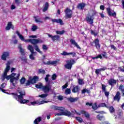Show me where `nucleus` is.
Here are the masks:
<instances>
[{
	"label": "nucleus",
	"instance_id": "c03bdc74",
	"mask_svg": "<svg viewBox=\"0 0 124 124\" xmlns=\"http://www.w3.org/2000/svg\"><path fill=\"white\" fill-rule=\"evenodd\" d=\"M76 120L78 121V123H82L83 119L79 117H76Z\"/></svg>",
	"mask_w": 124,
	"mask_h": 124
},
{
	"label": "nucleus",
	"instance_id": "bb28decb",
	"mask_svg": "<svg viewBox=\"0 0 124 124\" xmlns=\"http://www.w3.org/2000/svg\"><path fill=\"white\" fill-rule=\"evenodd\" d=\"M34 18L35 19V22L36 23H41V24H43V21L41 20V19L39 18V16H34Z\"/></svg>",
	"mask_w": 124,
	"mask_h": 124
},
{
	"label": "nucleus",
	"instance_id": "338daca9",
	"mask_svg": "<svg viewBox=\"0 0 124 124\" xmlns=\"http://www.w3.org/2000/svg\"><path fill=\"white\" fill-rule=\"evenodd\" d=\"M91 34H93L94 36H96V35H97V33L93 31H91Z\"/></svg>",
	"mask_w": 124,
	"mask_h": 124
},
{
	"label": "nucleus",
	"instance_id": "c9c22d12",
	"mask_svg": "<svg viewBox=\"0 0 124 124\" xmlns=\"http://www.w3.org/2000/svg\"><path fill=\"white\" fill-rule=\"evenodd\" d=\"M19 52L22 55V56H25L26 55V53H25V49H23L22 47H19Z\"/></svg>",
	"mask_w": 124,
	"mask_h": 124
},
{
	"label": "nucleus",
	"instance_id": "6e6d98bb",
	"mask_svg": "<svg viewBox=\"0 0 124 124\" xmlns=\"http://www.w3.org/2000/svg\"><path fill=\"white\" fill-rule=\"evenodd\" d=\"M92 108L93 110H96V109H97V108H98V107H97V104H96V103H94V106H92Z\"/></svg>",
	"mask_w": 124,
	"mask_h": 124
},
{
	"label": "nucleus",
	"instance_id": "a19ab883",
	"mask_svg": "<svg viewBox=\"0 0 124 124\" xmlns=\"http://www.w3.org/2000/svg\"><path fill=\"white\" fill-rule=\"evenodd\" d=\"M94 42L95 44L96 47H100V45H99V41L98 40V39H96V40H95Z\"/></svg>",
	"mask_w": 124,
	"mask_h": 124
},
{
	"label": "nucleus",
	"instance_id": "20e7f679",
	"mask_svg": "<svg viewBox=\"0 0 124 124\" xmlns=\"http://www.w3.org/2000/svg\"><path fill=\"white\" fill-rule=\"evenodd\" d=\"M64 12L65 14V18L66 19H69V18H71L72 17V11L69 8H66L64 10Z\"/></svg>",
	"mask_w": 124,
	"mask_h": 124
},
{
	"label": "nucleus",
	"instance_id": "423d86ee",
	"mask_svg": "<svg viewBox=\"0 0 124 124\" xmlns=\"http://www.w3.org/2000/svg\"><path fill=\"white\" fill-rule=\"evenodd\" d=\"M122 98V96L121 94V92L120 91H117L115 96L113 97L114 101H116V102H120L121 101V99Z\"/></svg>",
	"mask_w": 124,
	"mask_h": 124
},
{
	"label": "nucleus",
	"instance_id": "6e6552de",
	"mask_svg": "<svg viewBox=\"0 0 124 124\" xmlns=\"http://www.w3.org/2000/svg\"><path fill=\"white\" fill-rule=\"evenodd\" d=\"M47 35L48 37L51 38L52 41H58L60 40V36H59L58 35H55L54 36H53L52 35L47 33Z\"/></svg>",
	"mask_w": 124,
	"mask_h": 124
},
{
	"label": "nucleus",
	"instance_id": "f704fd0d",
	"mask_svg": "<svg viewBox=\"0 0 124 124\" xmlns=\"http://www.w3.org/2000/svg\"><path fill=\"white\" fill-rule=\"evenodd\" d=\"M78 99H79L78 97H76V98L70 97L69 98V101H70V102H75L77 101Z\"/></svg>",
	"mask_w": 124,
	"mask_h": 124
},
{
	"label": "nucleus",
	"instance_id": "9b49d317",
	"mask_svg": "<svg viewBox=\"0 0 124 124\" xmlns=\"http://www.w3.org/2000/svg\"><path fill=\"white\" fill-rule=\"evenodd\" d=\"M61 55H62V56L71 55V56H72V57H73V58H74V57L76 56V53H75L74 52L68 53V52H66L65 51H63V52L62 53H61Z\"/></svg>",
	"mask_w": 124,
	"mask_h": 124
},
{
	"label": "nucleus",
	"instance_id": "6ab92c4d",
	"mask_svg": "<svg viewBox=\"0 0 124 124\" xmlns=\"http://www.w3.org/2000/svg\"><path fill=\"white\" fill-rule=\"evenodd\" d=\"M107 10L109 16H113V17H115V16H116L117 14L116 13V12H114L113 13H112V12H111V9H110V8H108L107 9Z\"/></svg>",
	"mask_w": 124,
	"mask_h": 124
},
{
	"label": "nucleus",
	"instance_id": "58836bf2",
	"mask_svg": "<svg viewBox=\"0 0 124 124\" xmlns=\"http://www.w3.org/2000/svg\"><path fill=\"white\" fill-rule=\"evenodd\" d=\"M95 59L96 60H97V59H100L101 60H102V55L101 54H99V55H98L96 57H92V59L93 60H95Z\"/></svg>",
	"mask_w": 124,
	"mask_h": 124
},
{
	"label": "nucleus",
	"instance_id": "39448f33",
	"mask_svg": "<svg viewBox=\"0 0 124 124\" xmlns=\"http://www.w3.org/2000/svg\"><path fill=\"white\" fill-rule=\"evenodd\" d=\"M52 90V87H51V85H50V83L46 85L45 86H43L42 91L44 92L45 93H48L50 91Z\"/></svg>",
	"mask_w": 124,
	"mask_h": 124
},
{
	"label": "nucleus",
	"instance_id": "79ce46f5",
	"mask_svg": "<svg viewBox=\"0 0 124 124\" xmlns=\"http://www.w3.org/2000/svg\"><path fill=\"white\" fill-rule=\"evenodd\" d=\"M65 94H70L71 93V90H70V89L67 88L66 89L65 91Z\"/></svg>",
	"mask_w": 124,
	"mask_h": 124
},
{
	"label": "nucleus",
	"instance_id": "e433bc0d",
	"mask_svg": "<svg viewBox=\"0 0 124 124\" xmlns=\"http://www.w3.org/2000/svg\"><path fill=\"white\" fill-rule=\"evenodd\" d=\"M70 42L72 44H73L74 46H76V47H79V46L78 45V44L75 42V40L73 39H71Z\"/></svg>",
	"mask_w": 124,
	"mask_h": 124
},
{
	"label": "nucleus",
	"instance_id": "b1692460",
	"mask_svg": "<svg viewBox=\"0 0 124 124\" xmlns=\"http://www.w3.org/2000/svg\"><path fill=\"white\" fill-rule=\"evenodd\" d=\"M80 113L82 115H84L85 117H86L87 119H89L90 118V114L87 111L82 110L80 111Z\"/></svg>",
	"mask_w": 124,
	"mask_h": 124
},
{
	"label": "nucleus",
	"instance_id": "7ed1b4c3",
	"mask_svg": "<svg viewBox=\"0 0 124 124\" xmlns=\"http://www.w3.org/2000/svg\"><path fill=\"white\" fill-rule=\"evenodd\" d=\"M28 50H30L31 53V54L29 56L30 60H31L32 61H34V60H35V58L34 57V56H36V52H34V49L33 48V47H28Z\"/></svg>",
	"mask_w": 124,
	"mask_h": 124
},
{
	"label": "nucleus",
	"instance_id": "f257e3e1",
	"mask_svg": "<svg viewBox=\"0 0 124 124\" xmlns=\"http://www.w3.org/2000/svg\"><path fill=\"white\" fill-rule=\"evenodd\" d=\"M50 108L51 109H52V110H55V111H62L60 113H57V116H66V117L73 116V115H72V113L70 111L65 110V108L62 107L52 105L50 107Z\"/></svg>",
	"mask_w": 124,
	"mask_h": 124
},
{
	"label": "nucleus",
	"instance_id": "f3484780",
	"mask_svg": "<svg viewBox=\"0 0 124 124\" xmlns=\"http://www.w3.org/2000/svg\"><path fill=\"white\" fill-rule=\"evenodd\" d=\"M52 23H57V24H60V25H63V22L62 19H51Z\"/></svg>",
	"mask_w": 124,
	"mask_h": 124
},
{
	"label": "nucleus",
	"instance_id": "1a4fd4ad",
	"mask_svg": "<svg viewBox=\"0 0 124 124\" xmlns=\"http://www.w3.org/2000/svg\"><path fill=\"white\" fill-rule=\"evenodd\" d=\"M108 83L111 87H114V86L117 84V80L111 78L108 80Z\"/></svg>",
	"mask_w": 124,
	"mask_h": 124
},
{
	"label": "nucleus",
	"instance_id": "052dcab7",
	"mask_svg": "<svg viewBox=\"0 0 124 124\" xmlns=\"http://www.w3.org/2000/svg\"><path fill=\"white\" fill-rule=\"evenodd\" d=\"M105 93V96H106L107 97H108V96H109V94L110 93L109 92H107V91H104Z\"/></svg>",
	"mask_w": 124,
	"mask_h": 124
},
{
	"label": "nucleus",
	"instance_id": "72a5a7b5",
	"mask_svg": "<svg viewBox=\"0 0 124 124\" xmlns=\"http://www.w3.org/2000/svg\"><path fill=\"white\" fill-rule=\"evenodd\" d=\"M10 62H8L7 63V66H6V67L4 70V71L5 72H8L9 71V70H10Z\"/></svg>",
	"mask_w": 124,
	"mask_h": 124
},
{
	"label": "nucleus",
	"instance_id": "7c9ffc66",
	"mask_svg": "<svg viewBox=\"0 0 124 124\" xmlns=\"http://www.w3.org/2000/svg\"><path fill=\"white\" fill-rule=\"evenodd\" d=\"M42 121L41 117L39 116L38 118H36L33 122L34 124H39L38 123H40Z\"/></svg>",
	"mask_w": 124,
	"mask_h": 124
},
{
	"label": "nucleus",
	"instance_id": "de8ad7c7",
	"mask_svg": "<svg viewBox=\"0 0 124 124\" xmlns=\"http://www.w3.org/2000/svg\"><path fill=\"white\" fill-rule=\"evenodd\" d=\"M56 32L57 33V34H63L64 33V32H65V31H64V30H63L62 31H56Z\"/></svg>",
	"mask_w": 124,
	"mask_h": 124
},
{
	"label": "nucleus",
	"instance_id": "5fc2aeb1",
	"mask_svg": "<svg viewBox=\"0 0 124 124\" xmlns=\"http://www.w3.org/2000/svg\"><path fill=\"white\" fill-rule=\"evenodd\" d=\"M36 30H37V26L35 25L32 26L31 28L32 31H35Z\"/></svg>",
	"mask_w": 124,
	"mask_h": 124
},
{
	"label": "nucleus",
	"instance_id": "49530a36",
	"mask_svg": "<svg viewBox=\"0 0 124 124\" xmlns=\"http://www.w3.org/2000/svg\"><path fill=\"white\" fill-rule=\"evenodd\" d=\"M48 96V94H42L41 95H39V97H41V98H44L45 97H47Z\"/></svg>",
	"mask_w": 124,
	"mask_h": 124
},
{
	"label": "nucleus",
	"instance_id": "4be33fe9",
	"mask_svg": "<svg viewBox=\"0 0 124 124\" xmlns=\"http://www.w3.org/2000/svg\"><path fill=\"white\" fill-rule=\"evenodd\" d=\"M79 91H80V88H79L78 86H74L72 90V92L74 93H79Z\"/></svg>",
	"mask_w": 124,
	"mask_h": 124
},
{
	"label": "nucleus",
	"instance_id": "69168bd1",
	"mask_svg": "<svg viewBox=\"0 0 124 124\" xmlns=\"http://www.w3.org/2000/svg\"><path fill=\"white\" fill-rule=\"evenodd\" d=\"M67 87H68V84H67V83H66L62 86V89H66Z\"/></svg>",
	"mask_w": 124,
	"mask_h": 124
},
{
	"label": "nucleus",
	"instance_id": "8fccbe9b",
	"mask_svg": "<svg viewBox=\"0 0 124 124\" xmlns=\"http://www.w3.org/2000/svg\"><path fill=\"white\" fill-rule=\"evenodd\" d=\"M78 85H83V84H84V80H83L82 79H78Z\"/></svg>",
	"mask_w": 124,
	"mask_h": 124
},
{
	"label": "nucleus",
	"instance_id": "f03ea898",
	"mask_svg": "<svg viewBox=\"0 0 124 124\" xmlns=\"http://www.w3.org/2000/svg\"><path fill=\"white\" fill-rule=\"evenodd\" d=\"M66 63H67L64 65L65 68H66L67 69H71L72 65L75 64V63H76V62L74 59H71L67 60Z\"/></svg>",
	"mask_w": 124,
	"mask_h": 124
},
{
	"label": "nucleus",
	"instance_id": "aec40b11",
	"mask_svg": "<svg viewBox=\"0 0 124 124\" xmlns=\"http://www.w3.org/2000/svg\"><path fill=\"white\" fill-rule=\"evenodd\" d=\"M12 29L13 30L14 29V26L12 25V22H9L7 24V26L5 28L6 31H9L10 29Z\"/></svg>",
	"mask_w": 124,
	"mask_h": 124
},
{
	"label": "nucleus",
	"instance_id": "4468645a",
	"mask_svg": "<svg viewBox=\"0 0 124 124\" xmlns=\"http://www.w3.org/2000/svg\"><path fill=\"white\" fill-rule=\"evenodd\" d=\"M29 80H31L32 84H35V83L39 80V78L36 76H34L33 78H32L31 77H29Z\"/></svg>",
	"mask_w": 124,
	"mask_h": 124
},
{
	"label": "nucleus",
	"instance_id": "ea45409f",
	"mask_svg": "<svg viewBox=\"0 0 124 124\" xmlns=\"http://www.w3.org/2000/svg\"><path fill=\"white\" fill-rule=\"evenodd\" d=\"M35 87L37 89H42V90L43 88V85L42 84V83H40V84H36Z\"/></svg>",
	"mask_w": 124,
	"mask_h": 124
},
{
	"label": "nucleus",
	"instance_id": "412c9836",
	"mask_svg": "<svg viewBox=\"0 0 124 124\" xmlns=\"http://www.w3.org/2000/svg\"><path fill=\"white\" fill-rule=\"evenodd\" d=\"M31 105H33V106L35 105V104H39V105H40V104H44V103H47V101H44V100L41 102L34 101V102H31Z\"/></svg>",
	"mask_w": 124,
	"mask_h": 124
},
{
	"label": "nucleus",
	"instance_id": "bf43d9fd",
	"mask_svg": "<svg viewBox=\"0 0 124 124\" xmlns=\"http://www.w3.org/2000/svg\"><path fill=\"white\" fill-rule=\"evenodd\" d=\"M49 77H50V75H46L45 78L46 82H48L49 81Z\"/></svg>",
	"mask_w": 124,
	"mask_h": 124
},
{
	"label": "nucleus",
	"instance_id": "603ef678",
	"mask_svg": "<svg viewBox=\"0 0 124 124\" xmlns=\"http://www.w3.org/2000/svg\"><path fill=\"white\" fill-rule=\"evenodd\" d=\"M102 92L106 91V86L104 84H102Z\"/></svg>",
	"mask_w": 124,
	"mask_h": 124
},
{
	"label": "nucleus",
	"instance_id": "3c124183",
	"mask_svg": "<svg viewBox=\"0 0 124 124\" xmlns=\"http://www.w3.org/2000/svg\"><path fill=\"white\" fill-rule=\"evenodd\" d=\"M38 72L39 74H40L41 73L42 74H45V70H43L42 69H40L38 70Z\"/></svg>",
	"mask_w": 124,
	"mask_h": 124
},
{
	"label": "nucleus",
	"instance_id": "c756f323",
	"mask_svg": "<svg viewBox=\"0 0 124 124\" xmlns=\"http://www.w3.org/2000/svg\"><path fill=\"white\" fill-rule=\"evenodd\" d=\"M85 6H86V4H85L84 3H81L78 4V8L80 10H82V9H84Z\"/></svg>",
	"mask_w": 124,
	"mask_h": 124
},
{
	"label": "nucleus",
	"instance_id": "0e129e2a",
	"mask_svg": "<svg viewBox=\"0 0 124 124\" xmlns=\"http://www.w3.org/2000/svg\"><path fill=\"white\" fill-rule=\"evenodd\" d=\"M118 116H119V117H122V116L124 115V112H123V110H121L119 112H118Z\"/></svg>",
	"mask_w": 124,
	"mask_h": 124
},
{
	"label": "nucleus",
	"instance_id": "5701e85b",
	"mask_svg": "<svg viewBox=\"0 0 124 124\" xmlns=\"http://www.w3.org/2000/svg\"><path fill=\"white\" fill-rule=\"evenodd\" d=\"M11 94L13 95V97L15 98L16 100H17V101H19L20 100V98H19V95H18V93H11Z\"/></svg>",
	"mask_w": 124,
	"mask_h": 124
},
{
	"label": "nucleus",
	"instance_id": "4c0bfd02",
	"mask_svg": "<svg viewBox=\"0 0 124 124\" xmlns=\"http://www.w3.org/2000/svg\"><path fill=\"white\" fill-rule=\"evenodd\" d=\"M95 14H96V12H95V11L92 10L89 13V16L93 17Z\"/></svg>",
	"mask_w": 124,
	"mask_h": 124
},
{
	"label": "nucleus",
	"instance_id": "a211bd4d",
	"mask_svg": "<svg viewBox=\"0 0 124 124\" xmlns=\"http://www.w3.org/2000/svg\"><path fill=\"white\" fill-rule=\"evenodd\" d=\"M96 119L101 122H104L105 121V116L103 115L98 114L96 116Z\"/></svg>",
	"mask_w": 124,
	"mask_h": 124
},
{
	"label": "nucleus",
	"instance_id": "680f3d73",
	"mask_svg": "<svg viewBox=\"0 0 124 124\" xmlns=\"http://www.w3.org/2000/svg\"><path fill=\"white\" fill-rule=\"evenodd\" d=\"M56 78H57V75L56 74H53L52 76V80H56Z\"/></svg>",
	"mask_w": 124,
	"mask_h": 124
},
{
	"label": "nucleus",
	"instance_id": "473e14b6",
	"mask_svg": "<svg viewBox=\"0 0 124 124\" xmlns=\"http://www.w3.org/2000/svg\"><path fill=\"white\" fill-rule=\"evenodd\" d=\"M48 8H49V3L48 2H46L45 6L43 9V12H46V11L48 10Z\"/></svg>",
	"mask_w": 124,
	"mask_h": 124
},
{
	"label": "nucleus",
	"instance_id": "c85d7f7f",
	"mask_svg": "<svg viewBox=\"0 0 124 124\" xmlns=\"http://www.w3.org/2000/svg\"><path fill=\"white\" fill-rule=\"evenodd\" d=\"M58 62L57 61H47L46 62H44V64H47L48 65H54V64H57Z\"/></svg>",
	"mask_w": 124,
	"mask_h": 124
},
{
	"label": "nucleus",
	"instance_id": "37998d69",
	"mask_svg": "<svg viewBox=\"0 0 124 124\" xmlns=\"http://www.w3.org/2000/svg\"><path fill=\"white\" fill-rule=\"evenodd\" d=\"M25 82H26V78L24 77L22 78L20 80V84H21V85H24V84H25Z\"/></svg>",
	"mask_w": 124,
	"mask_h": 124
},
{
	"label": "nucleus",
	"instance_id": "ddd939ff",
	"mask_svg": "<svg viewBox=\"0 0 124 124\" xmlns=\"http://www.w3.org/2000/svg\"><path fill=\"white\" fill-rule=\"evenodd\" d=\"M38 43H42V41L37 39H31V44H33V45H36V44H38Z\"/></svg>",
	"mask_w": 124,
	"mask_h": 124
},
{
	"label": "nucleus",
	"instance_id": "864d4df0",
	"mask_svg": "<svg viewBox=\"0 0 124 124\" xmlns=\"http://www.w3.org/2000/svg\"><path fill=\"white\" fill-rule=\"evenodd\" d=\"M5 79H6V80H9V76H7V77H5L4 76H3L2 78V81H4L5 80Z\"/></svg>",
	"mask_w": 124,
	"mask_h": 124
},
{
	"label": "nucleus",
	"instance_id": "774afa93",
	"mask_svg": "<svg viewBox=\"0 0 124 124\" xmlns=\"http://www.w3.org/2000/svg\"><path fill=\"white\" fill-rule=\"evenodd\" d=\"M31 39H27V40L24 39V40H23V41H24V42H26V43H28L29 42H30L31 43Z\"/></svg>",
	"mask_w": 124,
	"mask_h": 124
},
{
	"label": "nucleus",
	"instance_id": "2f4dec72",
	"mask_svg": "<svg viewBox=\"0 0 124 124\" xmlns=\"http://www.w3.org/2000/svg\"><path fill=\"white\" fill-rule=\"evenodd\" d=\"M16 34H17L18 36H19V38H20V39H21L22 41H24V40H25V38L24 37L23 35L20 34V32H19V31H16Z\"/></svg>",
	"mask_w": 124,
	"mask_h": 124
},
{
	"label": "nucleus",
	"instance_id": "13d9d810",
	"mask_svg": "<svg viewBox=\"0 0 124 124\" xmlns=\"http://www.w3.org/2000/svg\"><path fill=\"white\" fill-rule=\"evenodd\" d=\"M101 55L102 57H104L105 59H107L108 58L107 57V53H106V52H103Z\"/></svg>",
	"mask_w": 124,
	"mask_h": 124
},
{
	"label": "nucleus",
	"instance_id": "a878e982",
	"mask_svg": "<svg viewBox=\"0 0 124 124\" xmlns=\"http://www.w3.org/2000/svg\"><path fill=\"white\" fill-rule=\"evenodd\" d=\"M18 101L21 104H25V103H29L30 102V100L24 98L19 99V101Z\"/></svg>",
	"mask_w": 124,
	"mask_h": 124
},
{
	"label": "nucleus",
	"instance_id": "393cba45",
	"mask_svg": "<svg viewBox=\"0 0 124 124\" xmlns=\"http://www.w3.org/2000/svg\"><path fill=\"white\" fill-rule=\"evenodd\" d=\"M107 108V109H108L110 114H113V113H115V111H116V110L114 108V107L113 106H110V107L108 106Z\"/></svg>",
	"mask_w": 124,
	"mask_h": 124
},
{
	"label": "nucleus",
	"instance_id": "f8f14e48",
	"mask_svg": "<svg viewBox=\"0 0 124 124\" xmlns=\"http://www.w3.org/2000/svg\"><path fill=\"white\" fill-rule=\"evenodd\" d=\"M107 69V67H103V68H101L100 69H97L95 71V73L96 75H99V74H101V71H105Z\"/></svg>",
	"mask_w": 124,
	"mask_h": 124
},
{
	"label": "nucleus",
	"instance_id": "dca6fc26",
	"mask_svg": "<svg viewBox=\"0 0 124 124\" xmlns=\"http://www.w3.org/2000/svg\"><path fill=\"white\" fill-rule=\"evenodd\" d=\"M86 20L91 25L93 24V17L92 16H88L86 17Z\"/></svg>",
	"mask_w": 124,
	"mask_h": 124
},
{
	"label": "nucleus",
	"instance_id": "a18cd8bd",
	"mask_svg": "<svg viewBox=\"0 0 124 124\" xmlns=\"http://www.w3.org/2000/svg\"><path fill=\"white\" fill-rule=\"evenodd\" d=\"M99 107H105L106 108H107V107H108V106L106 105V104H105V103H102L99 104Z\"/></svg>",
	"mask_w": 124,
	"mask_h": 124
},
{
	"label": "nucleus",
	"instance_id": "cd10ccee",
	"mask_svg": "<svg viewBox=\"0 0 124 124\" xmlns=\"http://www.w3.org/2000/svg\"><path fill=\"white\" fill-rule=\"evenodd\" d=\"M119 90L122 93V96H124V86L123 84H120L119 87Z\"/></svg>",
	"mask_w": 124,
	"mask_h": 124
},
{
	"label": "nucleus",
	"instance_id": "2eb2a0df",
	"mask_svg": "<svg viewBox=\"0 0 124 124\" xmlns=\"http://www.w3.org/2000/svg\"><path fill=\"white\" fill-rule=\"evenodd\" d=\"M9 57V52H4L1 56V59L3 61H6V58Z\"/></svg>",
	"mask_w": 124,
	"mask_h": 124
},
{
	"label": "nucleus",
	"instance_id": "4d7b16f0",
	"mask_svg": "<svg viewBox=\"0 0 124 124\" xmlns=\"http://www.w3.org/2000/svg\"><path fill=\"white\" fill-rule=\"evenodd\" d=\"M31 84H32V82H31V79L27 80V83H26V86H30Z\"/></svg>",
	"mask_w": 124,
	"mask_h": 124
},
{
	"label": "nucleus",
	"instance_id": "0eeeda50",
	"mask_svg": "<svg viewBox=\"0 0 124 124\" xmlns=\"http://www.w3.org/2000/svg\"><path fill=\"white\" fill-rule=\"evenodd\" d=\"M15 76H16V74L14 73H13L11 75H9V79H10V82L12 83L13 87H16V84L14 83V80H16V78H15Z\"/></svg>",
	"mask_w": 124,
	"mask_h": 124
},
{
	"label": "nucleus",
	"instance_id": "e2e57ef3",
	"mask_svg": "<svg viewBox=\"0 0 124 124\" xmlns=\"http://www.w3.org/2000/svg\"><path fill=\"white\" fill-rule=\"evenodd\" d=\"M57 99H58V100L62 101L63 99V97L62 95H59L57 97Z\"/></svg>",
	"mask_w": 124,
	"mask_h": 124
},
{
	"label": "nucleus",
	"instance_id": "9d476101",
	"mask_svg": "<svg viewBox=\"0 0 124 124\" xmlns=\"http://www.w3.org/2000/svg\"><path fill=\"white\" fill-rule=\"evenodd\" d=\"M17 93H19L20 95H18V97L19 99H22L24 98V96L26 95V91L25 90H17Z\"/></svg>",
	"mask_w": 124,
	"mask_h": 124
},
{
	"label": "nucleus",
	"instance_id": "09e8293b",
	"mask_svg": "<svg viewBox=\"0 0 124 124\" xmlns=\"http://www.w3.org/2000/svg\"><path fill=\"white\" fill-rule=\"evenodd\" d=\"M34 48H35V50H36V51L37 52H38V53L41 54V55H42V54H43L42 51H41L40 50V49H39V47H35Z\"/></svg>",
	"mask_w": 124,
	"mask_h": 124
}]
</instances>
